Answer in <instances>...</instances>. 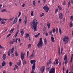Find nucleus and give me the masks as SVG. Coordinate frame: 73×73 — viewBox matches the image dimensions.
<instances>
[{
  "label": "nucleus",
  "mask_w": 73,
  "mask_h": 73,
  "mask_svg": "<svg viewBox=\"0 0 73 73\" xmlns=\"http://www.w3.org/2000/svg\"><path fill=\"white\" fill-rule=\"evenodd\" d=\"M37 24L38 22L37 20L36 19H34L33 21V28H34V31H37Z\"/></svg>",
  "instance_id": "nucleus-1"
},
{
  "label": "nucleus",
  "mask_w": 73,
  "mask_h": 73,
  "mask_svg": "<svg viewBox=\"0 0 73 73\" xmlns=\"http://www.w3.org/2000/svg\"><path fill=\"white\" fill-rule=\"evenodd\" d=\"M43 42L42 41V39L40 38L39 42L37 44V46L38 48H41L43 46Z\"/></svg>",
  "instance_id": "nucleus-2"
},
{
  "label": "nucleus",
  "mask_w": 73,
  "mask_h": 73,
  "mask_svg": "<svg viewBox=\"0 0 73 73\" xmlns=\"http://www.w3.org/2000/svg\"><path fill=\"white\" fill-rule=\"evenodd\" d=\"M69 38L68 36H64L62 39L63 42L64 44H67L69 41Z\"/></svg>",
  "instance_id": "nucleus-3"
},
{
  "label": "nucleus",
  "mask_w": 73,
  "mask_h": 73,
  "mask_svg": "<svg viewBox=\"0 0 73 73\" xmlns=\"http://www.w3.org/2000/svg\"><path fill=\"white\" fill-rule=\"evenodd\" d=\"M43 9L46 12H48L49 11V8L46 5L44 6Z\"/></svg>",
  "instance_id": "nucleus-4"
},
{
  "label": "nucleus",
  "mask_w": 73,
  "mask_h": 73,
  "mask_svg": "<svg viewBox=\"0 0 73 73\" xmlns=\"http://www.w3.org/2000/svg\"><path fill=\"white\" fill-rule=\"evenodd\" d=\"M35 57V51H33L32 54L29 56V58L31 59Z\"/></svg>",
  "instance_id": "nucleus-5"
},
{
  "label": "nucleus",
  "mask_w": 73,
  "mask_h": 73,
  "mask_svg": "<svg viewBox=\"0 0 73 73\" xmlns=\"http://www.w3.org/2000/svg\"><path fill=\"white\" fill-rule=\"evenodd\" d=\"M67 55H65L64 59V63H65V64H66L68 63V60H67Z\"/></svg>",
  "instance_id": "nucleus-6"
},
{
  "label": "nucleus",
  "mask_w": 73,
  "mask_h": 73,
  "mask_svg": "<svg viewBox=\"0 0 73 73\" xmlns=\"http://www.w3.org/2000/svg\"><path fill=\"white\" fill-rule=\"evenodd\" d=\"M35 65L33 64L32 66V70L31 73H34L35 69ZM34 73H37L36 72H35Z\"/></svg>",
  "instance_id": "nucleus-7"
},
{
  "label": "nucleus",
  "mask_w": 73,
  "mask_h": 73,
  "mask_svg": "<svg viewBox=\"0 0 73 73\" xmlns=\"http://www.w3.org/2000/svg\"><path fill=\"white\" fill-rule=\"evenodd\" d=\"M49 73H55V68H52L49 72Z\"/></svg>",
  "instance_id": "nucleus-8"
},
{
  "label": "nucleus",
  "mask_w": 73,
  "mask_h": 73,
  "mask_svg": "<svg viewBox=\"0 0 73 73\" xmlns=\"http://www.w3.org/2000/svg\"><path fill=\"white\" fill-rule=\"evenodd\" d=\"M25 53H23V52L21 53V54L20 55L21 58V60H23L24 58V56H25Z\"/></svg>",
  "instance_id": "nucleus-9"
},
{
  "label": "nucleus",
  "mask_w": 73,
  "mask_h": 73,
  "mask_svg": "<svg viewBox=\"0 0 73 73\" xmlns=\"http://www.w3.org/2000/svg\"><path fill=\"white\" fill-rule=\"evenodd\" d=\"M36 62V61L35 60H30V62L31 64H33V65H35L36 64V63H35Z\"/></svg>",
  "instance_id": "nucleus-10"
},
{
  "label": "nucleus",
  "mask_w": 73,
  "mask_h": 73,
  "mask_svg": "<svg viewBox=\"0 0 73 73\" xmlns=\"http://www.w3.org/2000/svg\"><path fill=\"white\" fill-rule=\"evenodd\" d=\"M45 67L44 66H42L40 68V70L42 72V73H43L45 70Z\"/></svg>",
  "instance_id": "nucleus-11"
},
{
  "label": "nucleus",
  "mask_w": 73,
  "mask_h": 73,
  "mask_svg": "<svg viewBox=\"0 0 73 73\" xmlns=\"http://www.w3.org/2000/svg\"><path fill=\"white\" fill-rule=\"evenodd\" d=\"M59 17L60 19H62V18H63V14L62 13H61L59 14Z\"/></svg>",
  "instance_id": "nucleus-12"
},
{
  "label": "nucleus",
  "mask_w": 73,
  "mask_h": 73,
  "mask_svg": "<svg viewBox=\"0 0 73 73\" xmlns=\"http://www.w3.org/2000/svg\"><path fill=\"white\" fill-rule=\"evenodd\" d=\"M15 42V39H13V40L12 41L11 40H10L9 42V44L10 45H12L13 44V42Z\"/></svg>",
  "instance_id": "nucleus-13"
},
{
  "label": "nucleus",
  "mask_w": 73,
  "mask_h": 73,
  "mask_svg": "<svg viewBox=\"0 0 73 73\" xmlns=\"http://www.w3.org/2000/svg\"><path fill=\"white\" fill-rule=\"evenodd\" d=\"M52 64V60L51 59H50L49 61V62H47V63L46 65H49V64Z\"/></svg>",
  "instance_id": "nucleus-14"
},
{
  "label": "nucleus",
  "mask_w": 73,
  "mask_h": 73,
  "mask_svg": "<svg viewBox=\"0 0 73 73\" xmlns=\"http://www.w3.org/2000/svg\"><path fill=\"white\" fill-rule=\"evenodd\" d=\"M17 18L16 17L15 18L14 22H13V24H15V23H17Z\"/></svg>",
  "instance_id": "nucleus-15"
},
{
  "label": "nucleus",
  "mask_w": 73,
  "mask_h": 73,
  "mask_svg": "<svg viewBox=\"0 0 73 73\" xmlns=\"http://www.w3.org/2000/svg\"><path fill=\"white\" fill-rule=\"evenodd\" d=\"M5 56H6V55H5V54H4L2 56V58L3 59V60H4L5 58H6V57Z\"/></svg>",
  "instance_id": "nucleus-16"
},
{
  "label": "nucleus",
  "mask_w": 73,
  "mask_h": 73,
  "mask_svg": "<svg viewBox=\"0 0 73 73\" xmlns=\"http://www.w3.org/2000/svg\"><path fill=\"white\" fill-rule=\"evenodd\" d=\"M20 32L21 33V36H23L24 35V31H23V30L22 29L20 31Z\"/></svg>",
  "instance_id": "nucleus-17"
},
{
  "label": "nucleus",
  "mask_w": 73,
  "mask_h": 73,
  "mask_svg": "<svg viewBox=\"0 0 73 73\" xmlns=\"http://www.w3.org/2000/svg\"><path fill=\"white\" fill-rule=\"evenodd\" d=\"M7 64V63L6 62H5L4 61H3L2 62V66H5V64Z\"/></svg>",
  "instance_id": "nucleus-18"
},
{
  "label": "nucleus",
  "mask_w": 73,
  "mask_h": 73,
  "mask_svg": "<svg viewBox=\"0 0 73 73\" xmlns=\"http://www.w3.org/2000/svg\"><path fill=\"white\" fill-rule=\"evenodd\" d=\"M73 54H72L71 55V59H70V62L71 63H72V61L73 60Z\"/></svg>",
  "instance_id": "nucleus-19"
},
{
  "label": "nucleus",
  "mask_w": 73,
  "mask_h": 73,
  "mask_svg": "<svg viewBox=\"0 0 73 73\" xmlns=\"http://www.w3.org/2000/svg\"><path fill=\"white\" fill-rule=\"evenodd\" d=\"M15 30V28H13V29H11L9 31L10 33H12L13 31Z\"/></svg>",
  "instance_id": "nucleus-20"
},
{
  "label": "nucleus",
  "mask_w": 73,
  "mask_h": 73,
  "mask_svg": "<svg viewBox=\"0 0 73 73\" xmlns=\"http://www.w3.org/2000/svg\"><path fill=\"white\" fill-rule=\"evenodd\" d=\"M21 61L20 60H19V62L18 63H17V64L18 66H20L21 65Z\"/></svg>",
  "instance_id": "nucleus-21"
},
{
  "label": "nucleus",
  "mask_w": 73,
  "mask_h": 73,
  "mask_svg": "<svg viewBox=\"0 0 73 73\" xmlns=\"http://www.w3.org/2000/svg\"><path fill=\"white\" fill-rule=\"evenodd\" d=\"M19 31L17 30V31L16 32V33L15 35L14 36H15V37H16V36H17V34H18V33H19Z\"/></svg>",
  "instance_id": "nucleus-22"
},
{
  "label": "nucleus",
  "mask_w": 73,
  "mask_h": 73,
  "mask_svg": "<svg viewBox=\"0 0 73 73\" xmlns=\"http://www.w3.org/2000/svg\"><path fill=\"white\" fill-rule=\"evenodd\" d=\"M51 41L53 42H54L55 40H54V38L52 36L51 37Z\"/></svg>",
  "instance_id": "nucleus-23"
},
{
  "label": "nucleus",
  "mask_w": 73,
  "mask_h": 73,
  "mask_svg": "<svg viewBox=\"0 0 73 73\" xmlns=\"http://www.w3.org/2000/svg\"><path fill=\"white\" fill-rule=\"evenodd\" d=\"M23 65H25L26 64V60H25L24 59L23 60Z\"/></svg>",
  "instance_id": "nucleus-24"
},
{
  "label": "nucleus",
  "mask_w": 73,
  "mask_h": 73,
  "mask_svg": "<svg viewBox=\"0 0 73 73\" xmlns=\"http://www.w3.org/2000/svg\"><path fill=\"white\" fill-rule=\"evenodd\" d=\"M27 23V19L26 18H25L24 19V25H26V23Z\"/></svg>",
  "instance_id": "nucleus-25"
},
{
  "label": "nucleus",
  "mask_w": 73,
  "mask_h": 73,
  "mask_svg": "<svg viewBox=\"0 0 73 73\" xmlns=\"http://www.w3.org/2000/svg\"><path fill=\"white\" fill-rule=\"evenodd\" d=\"M1 24H4L6 23V22H5L4 21V20H2L1 22Z\"/></svg>",
  "instance_id": "nucleus-26"
},
{
  "label": "nucleus",
  "mask_w": 73,
  "mask_h": 73,
  "mask_svg": "<svg viewBox=\"0 0 73 73\" xmlns=\"http://www.w3.org/2000/svg\"><path fill=\"white\" fill-rule=\"evenodd\" d=\"M70 27H73V23H72V22L71 21L70 22Z\"/></svg>",
  "instance_id": "nucleus-27"
},
{
  "label": "nucleus",
  "mask_w": 73,
  "mask_h": 73,
  "mask_svg": "<svg viewBox=\"0 0 73 73\" xmlns=\"http://www.w3.org/2000/svg\"><path fill=\"white\" fill-rule=\"evenodd\" d=\"M47 25L48 27V29H49V28H50V23H47Z\"/></svg>",
  "instance_id": "nucleus-28"
},
{
  "label": "nucleus",
  "mask_w": 73,
  "mask_h": 73,
  "mask_svg": "<svg viewBox=\"0 0 73 73\" xmlns=\"http://www.w3.org/2000/svg\"><path fill=\"white\" fill-rule=\"evenodd\" d=\"M14 51V47H13L11 50V53L12 54Z\"/></svg>",
  "instance_id": "nucleus-29"
},
{
  "label": "nucleus",
  "mask_w": 73,
  "mask_h": 73,
  "mask_svg": "<svg viewBox=\"0 0 73 73\" xmlns=\"http://www.w3.org/2000/svg\"><path fill=\"white\" fill-rule=\"evenodd\" d=\"M44 42L45 45H46V44H47V40H46V39H44Z\"/></svg>",
  "instance_id": "nucleus-30"
},
{
  "label": "nucleus",
  "mask_w": 73,
  "mask_h": 73,
  "mask_svg": "<svg viewBox=\"0 0 73 73\" xmlns=\"http://www.w3.org/2000/svg\"><path fill=\"white\" fill-rule=\"evenodd\" d=\"M26 36H25V38H27V37H29V34H25Z\"/></svg>",
  "instance_id": "nucleus-31"
},
{
  "label": "nucleus",
  "mask_w": 73,
  "mask_h": 73,
  "mask_svg": "<svg viewBox=\"0 0 73 73\" xmlns=\"http://www.w3.org/2000/svg\"><path fill=\"white\" fill-rule=\"evenodd\" d=\"M5 11H6V9H3L2 10H1V12H4Z\"/></svg>",
  "instance_id": "nucleus-32"
},
{
  "label": "nucleus",
  "mask_w": 73,
  "mask_h": 73,
  "mask_svg": "<svg viewBox=\"0 0 73 73\" xmlns=\"http://www.w3.org/2000/svg\"><path fill=\"white\" fill-rule=\"evenodd\" d=\"M70 20H72V21H73V16H71L70 17Z\"/></svg>",
  "instance_id": "nucleus-33"
},
{
  "label": "nucleus",
  "mask_w": 73,
  "mask_h": 73,
  "mask_svg": "<svg viewBox=\"0 0 73 73\" xmlns=\"http://www.w3.org/2000/svg\"><path fill=\"white\" fill-rule=\"evenodd\" d=\"M55 61L56 64H58V59L55 60Z\"/></svg>",
  "instance_id": "nucleus-34"
},
{
  "label": "nucleus",
  "mask_w": 73,
  "mask_h": 73,
  "mask_svg": "<svg viewBox=\"0 0 73 73\" xmlns=\"http://www.w3.org/2000/svg\"><path fill=\"white\" fill-rule=\"evenodd\" d=\"M59 33L60 35H61L62 32H61V28H59Z\"/></svg>",
  "instance_id": "nucleus-35"
},
{
  "label": "nucleus",
  "mask_w": 73,
  "mask_h": 73,
  "mask_svg": "<svg viewBox=\"0 0 73 73\" xmlns=\"http://www.w3.org/2000/svg\"><path fill=\"white\" fill-rule=\"evenodd\" d=\"M29 55V51H27V58H28V57Z\"/></svg>",
  "instance_id": "nucleus-36"
},
{
  "label": "nucleus",
  "mask_w": 73,
  "mask_h": 73,
  "mask_svg": "<svg viewBox=\"0 0 73 73\" xmlns=\"http://www.w3.org/2000/svg\"><path fill=\"white\" fill-rule=\"evenodd\" d=\"M11 50H9V51L8 52V55L9 56H10V54H11Z\"/></svg>",
  "instance_id": "nucleus-37"
},
{
  "label": "nucleus",
  "mask_w": 73,
  "mask_h": 73,
  "mask_svg": "<svg viewBox=\"0 0 73 73\" xmlns=\"http://www.w3.org/2000/svg\"><path fill=\"white\" fill-rule=\"evenodd\" d=\"M52 32L53 33H55L56 32V29L55 28H54L52 29Z\"/></svg>",
  "instance_id": "nucleus-38"
},
{
  "label": "nucleus",
  "mask_w": 73,
  "mask_h": 73,
  "mask_svg": "<svg viewBox=\"0 0 73 73\" xmlns=\"http://www.w3.org/2000/svg\"><path fill=\"white\" fill-rule=\"evenodd\" d=\"M1 20H5V21H6V20H8L7 19H5V18H3V19H1V18H0V21H1Z\"/></svg>",
  "instance_id": "nucleus-39"
},
{
  "label": "nucleus",
  "mask_w": 73,
  "mask_h": 73,
  "mask_svg": "<svg viewBox=\"0 0 73 73\" xmlns=\"http://www.w3.org/2000/svg\"><path fill=\"white\" fill-rule=\"evenodd\" d=\"M40 35V33H39L38 34L36 35H35V37H38V36H39V35Z\"/></svg>",
  "instance_id": "nucleus-40"
},
{
  "label": "nucleus",
  "mask_w": 73,
  "mask_h": 73,
  "mask_svg": "<svg viewBox=\"0 0 73 73\" xmlns=\"http://www.w3.org/2000/svg\"><path fill=\"white\" fill-rule=\"evenodd\" d=\"M58 12V9H57L55 10V13L56 14L57 13V12Z\"/></svg>",
  "instance_id": "nucleus-41"
},
{
  "label": "nucleus",
  "mask_w": 73,
  "mask_h": 73,
  "mask_svg": "<svg viewBox=\"0 0 73 73\" xmlns=\"http://www.w3.org/2000/svg\"><path fill=\"white\" fill-rule=\"evenodd\" d=\"M33 4L34 5V6H35L36 5H35V4H36V1H33Z\"/></svg>",
  "instance_id": "nucleus-42"
},
{
  "label": "nucleus",
  "mask_w": 73,
  "mask_h": 73,
  "mask_svg": "<svg viewBox=\"0 0 73 73\" xmlns=\"http://www.w3.org/2000/svg\"><path fill=\"white\" fill-rule=\"evenodd\" d=\"M28 48H31V44H29L28 45Z\"/></svg>",
  "instance_id": "nucleus-43"
},
{
  "label": "nucleus",
  "mask_w": 73,
  "mask_h": 73,
  "mask_svg": "<svg viewBox=\"0 0 73 73\" xmlns=\"http://www.w3.org/2000/svg\"><path fill=\"white\" fill-rule=\"evenodd\" d=\"M58 8L59 9H60V10H61L62 8H61V7L60 5H59L58 6Z\"/></svg>",
  "instance_id": "nucleus-44"
},
{
  "label": "nucleus",
  "mask_w": 73,
  "mask_h": 73,
  "mask_svg": "<svg viewBox=\"0 0 73 73\" xmlns=\"http://www.w3.org/2000/svg\"><path fill=\"white\" fill-rule=\"evenodd\" d=\"M9 65H10V66H12V63L11 62H9Z\"/></svg>",
  "instance_id": "nucleus-45"
},
{
  "label": "nucleus",
  "mask_w": 73,
  "mask_h": 73,
  "mask_svg": "<svg viewBox=\"0 0 73 73\" xmlns=\"http://www.w3.org/2000/svg\"><path fill=\"white\" fill-rule=\"evenodd\" d=\"M33 11H31V16H34L33 14Z\"/></svg>",
  "instance_id": "nucleus-46"
},
{
  "label": "nucleus",
  "mask_w": 73,
  "mask_h": 73,
  "mask_svg": "<svg viewBox=\"0 0 73 73\" xmlns=\"http://www.w3.org/2000/svg\"><path fill=\"white\" fill-rule=\"evenodd\" d=\"M70 3H71L70 1H69L68 2V7H69V6H70Z\"/></svg>",
  "instance_id": "nucleus-47"
},
{
  "label": "nucleus",
  "mask_w": 73,
  "mask_h": 73,
  "mask_svg": "<svg viewBox=\"0 0 73 73\" xmlns=\"http://www.w3.org/2000/svg\"><path fill=\"white\" fill-rule=\"evenodd\" d=\"M11 34H9L7 36V37H9L10 36Z\"/></svg>",
  "instance_id": "nucleus-48"
},
{
  "label": "nucleus",
  "mask_w": 73,
  "mask_h": 73,
  "mask_svg": "<svg viewBox=\"0 0 73 73\" xmlns=\"http://www.w3.org/2000/svg\"><path fill=\"white\" fill-rule=\"evenodd\" d=\"M19 23H21V19H20L19 20Z\"/></svg>",
  "instance_id": "nucleus-49"
},
{
  "label": "nucleus",
  "mask_w": 73,
  "mask_h": 73,
  "mask_svg": "<svg viewBox=\"0 0 73 73\" xmlns=\"http://www.w3.org/2000/svg\"><path fill=\"white\" fill-rule=\"evenodd\" d=\"M50 67H48L47 70L48 71H49V70H50Z\"/></svg>",
  "instance_id": "nucleus-50"
},
{
  "label": "nucleus",
  "mask_w": 73,
  "mask_h": 73,
  "mask_svg": "<svg viewBox=\"0 0 73 73\" xmlns=\"http://www.w3.org/2000/svg\"><path fill=\"white\" fill-rule=\"evenodd\" d=\"M15 67L16 69H19V67H18V66H17L16 65H15Z\"/></svg>",
  "instance_id": "nucleus-51"
},
{
  "label": "nucleus",
  "mask_w": 73,
  "mask_h": 73,
  "mask_svg": "<svg viewBox=\"0 0 73 73\" xmlns=\"http://www.w3.org/2000/svg\"><path fill=\"white\" fill-rule=\"evenodd\" d=\"M48 32H46L45 33V36H48Z\"/></svg>",
  "instance_id": "nucleus-52"
},
{
  "label": "nucleus",
  "mask_w": 73,
  "mask_h": 73,
  "mask_svg": "<svg viewBox=\"0 0 73 73\" xmlns=\"http://www.w3.org/2000/svg\"><path fill=\"white\" fill-rule=\"evenodd\" d=\"M4 48L3 47L1 46V45H0V49H4Z\"/></svg>",
  "instance_id": "nucleus-53"
},
{
  "label": "nucleus",
  "mask_w": 73,
  "mask_h": 73,
  "mask_svg": "<svg viewBox=\"0 0 73 73\" xmlns=\"http://www.w3.org/2000/svg\"><path fill=\"white\" fill-rule=\"evenodd\" d=\"M63 50V48H62L61 50L60 54H61V53H62Z\"/></svg>",
  "instance_id": "nucleus-54"
},
{
  "label": "nucleus",
  "mask_w": 73,
  "mask_h": 73,
  "mask_svg": "<svg viewBox=\"0 0 73 73\" xmlns=\"http://www.w3.org/2000/svg\"><path fill=\"white\" fill-rule=\"evenodd\" d=\"M44 13H42L41 15H40V17H42V16H44Z\"/></svg>",
  "instance_id": "nucleus-55"
},
{
  "label": "nucleus",
  "mask_w": 73,
  "mask_h": 73,
  "mask_svg": "<svg viewBox=\"0 0 73 73\" xmlns=\"http://www.w3.org/2000/svg\"><path fill=\"white\" fill-rule=\"evenodd\" d=\"M15 56L16 57H17L18 56V54L16 52L15 53Z\"/></svg>",
  "instance_id": "nucleus-56"
},
{
  "label": "nucleus",
  "mask_w": 73,
  "mask_h": 73,
  "mask_svg": "<svg viewBox=\"0 0 73 73\" xmlns=\"http://www.w3.org/2000/svg\"><path fill=\"white\" fill-rule=\"evenodd\" d=\"M17 40H18V38H17L15 40V42L17 43Z\"/></svg>",
  "instance_id": "nucleus-57"
},
{
  "label": "nucleus",
  "mask_w": 73,
  "mask_h": 73,
  "mask_svg": "<svg viewBox=\"0 0 73 73\" xmlns=\"http://www.w3.org/2000/svg\"><path fill=\"white\" fill-rule=\"evenodd\" d=\"M20 15H21V12H19V15H18V17H20Z\"/></svg>",
  "instance_id": "nucleus-58"
},
{
  "label": "nucleus",
  "mask_w": 73,
  "mask_h": 73,
  "mask_svg": "<svg viewBox=\"0 0 73 73\" xmlns=\"http://www.w3.org/2000/svg\"><path fill=\"white\" fill-rule=\"evenodd\" d=\"M66 4V2H65V1H64V3H63V5H65Z\"/></svg>",
  "instance_id": "nucleus-59"
},
{
  "label": "nucleus",
  "mask_w": 73,
  "mask_h": 73,
  "mask_svg": "<svg viewBox=\"0 0 73 73\" xmlns=\"http://www.w3.org/2000/svg\"><path fill=\"white\" fill-rule=\"evenodd\" d=\"M14 19V17H13L10 19V20L11 21H12Z\"/></svg>",
  "instance_id": "nucleus-60"
},
{
  "label": "nucleus",
  "mask_w": 73,
  "mask_h": 73,
  "mask_svg": "<svg viewBox=\"0 0 73 73\" xmlns=\"http://www.w3.org/2000/svg\"><path fill=\"white\" fill-rule=\"evenodd\" d=\"M58 53H59V55H60V49H59L58 50Z\"/></svg>",
  "instance_id": "nucleus-61"
},
{
  "label": "nucleus",
  "mask_w": 73,
  "mask_h": 73,
  "mask_svg": "<svg viewBox=\"0 0 73 73\" xmlns=\"http://www.w3.org/2000/svg\"><path fill=\"white\" fill-rule=\"evenodd\" d=\"M49 33H50V35H51V34H52V31H50L49 32Z\"/></svg>",
  "instance_id": "nucleus-62"
},
{
  "label": "nucleus",
  "mask_w": 73,
  "mask_h": 73,
  "mask_svg": "<svg viewBox=\"0 0 73 73\" xmlns=\"http://www.w3.org/2000/svg\"><path fill=\"white\" fill-rule=\"evenodd\" d=\"M22 7H23V8H24V6H25V4H23L22 5Z\"/></svg>",
  "instance_id": "nucleus-63"
},
{
  "label": "nucleus",
  "mask_w": 73,
  "mask_h": 73,
  "mask_svg": "<svg viewBox=\"0 0 73 73\" xmlns=\"http://www.w3.org/2000/svg\"><path fill=\"white\" fill-rule=\"evenodd\" d=\"M56 31L57 33V32H58V28H56Z\"/></svg>",
  "instance_id": "nucleus-64"
}]
</instances>
